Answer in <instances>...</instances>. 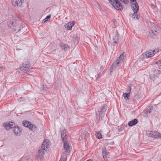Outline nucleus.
I'll list each match as a JSON object with an SVG mask.
<instances>
[{"mask_svg": "<svg viewBox=\"0 0 161 161\" xmlns=\"http://www.w3.org/2000/svg\"><path fill=\"white\" fill-rule=\"evenodd\" d=\"M49 144V141L48 139H46L44 140L41 149L38 150L36 155V158L37 161H40L43 158L44 152L47 150Z\"/></svg>", "mask_w": 161, "mask_h": 161, "instance_id": "f257e3e1", "label": "nucleus"}, {"mask_svg": "<svg viewBox=\"0 0 161 161\" xmlns=\"http://www.w3.org/2000/svg\"><path fill=\"white\" fill-rule=\"evenodd\" d=\"M121 2L124 3L125 4L127 3L128 0H119ZM110 3L118 10H121L123 8V6L121 3L118 0H108Z\"/></svg>", "mask_w": 161, "mask_h": 161, "instance_id": "f03ea898", "label": "nucleus"}, {"mask_svg": "<svg viewBox=\"0 0 161 161\" xmlns=\"http://www.w3.org/2000/svg\"><path fill=\"white\" fill-rule=\"evenodd\" d=\"M8 25L14 31L17 32L19 31L25 26L22 23H20V24H17L16 21H10L8 23Z\"/></svg>", "mask_w": 161, "mask_h": 161, "instance_id": "7ed1b4c3", "label": "nucleus"}, {"mask_svg": "<svg viewBox=\"0 0 161 161\" xmlns=\"http://www.w3.org/2000/svg\"><path fill=\"white\" fill-rule=\"evenodd\" d=\"M131 7L134 13V14L132 15V17L135 19V16H136V19H139L138 16L136 15V14L137 13L139 9V6L137 3L135 2L134 3H132Z\"/></svg>", "mask_w": 161, "mask_h": 161, "instance_id": "20e7f679", "label": "nucleus"}, {"mask_svg": "<svg viewBox=\"0 0 161 161\" xmlns=\"http://www.w3.org/2000/svg\"><path fill=\"white\" fill-rule=\"evenodd\" d=\"M23 125L25 127H28L32 131H35L36 130V126L27 121H24L23 122Z\"/></svg>", "mask_w": 161, "mask_h": 161, "instance_id": "39448f33", "label": "nucleus"}, {"mask_svg": "<svg viewBox=\"0 0 161 161\" xmlns=\"http://www.w3.org/2000/svg\"><path fill=\"white\" fill-rule=\"evenodd\" d=\"M148 136L150 137H154L155 138H161V134L158 132V131L150 132V133L148 134Z\"/></svg>", "mask_w": 161, "mask_h": 161, "instance_id": "423d86ee", "label": "nucleus"}, {"mask_svg": "<svg viewBox=\"0 0 161 161\" xmlns=\"http://www.w3.org/2000/svg\"><path fill=\"white\" fill-rule=\"evenodd\" d=\"M4 127L7 130H9L10 129L13 128L15 127V124L12 122L6 123L3 124Z\"/></svg>", "mask_w": 161, "mask_h": 161, "instance_id": "0eeeda50", "label": "nucleus"}, {"mask_svg": "<svg viewBox=\"0 0 161 161\" xmlns=\"http://www.w3.org/2000/svg\"><path fill=\"white\" fill-rule=\"evenodd\" d=\"M30 67V65L29 63H27V64L25 63L23 64L22 66L20 67V69L21 71L25 72L28 71Z\"/></svg>", "mask_w": 161, "mask_h": 161, "instance_id": "6e6552de", "label": "nucleus"}, {"mask_svg": "<svg viewBox=\"0 0 161 161\" xmlns=\"http://www.w3.org/2000/svg\"><path fill=\"white\" fill-rule=\"evenodd\" d=\"M104 115L103 113H102V112L98 111L96 114V119L99 122L102 120H103Z\"/></svg>", "mask_w": 161, "mask_h": 161, "instance_id": "1a4fd4ad", "label": "nucleus"}, {"mask_svg": "<svg viewBox=\"0 0 161 161\" xmlns=\"http://www.w3.org/2000/svg\"><path fill=\"white\" fill-rule=\"evenodd\" d=\"M75 24V22L73 21L72 22H69L65 24L64 26L67 30H71L72 27L74 26Z\"/></svg>", "mask_w": 161, "mask_h": 161, "instance_id": "9d476101", "label": "nucleus"}, {"mask_svg": "<svg viewBox=\"0 0 161 161\" xmlns=\"http://www.w3.org/2000/svg\"><path fill=\"white\" fill-rule=\"evenodd\" d=\"M23 0H12V5L15 6H20L22 3Z\"/></svg>", "mask_w": 161, "mask_h": 161, "instance_id": "9b49d317", "label": "nucleus"}, {"mask_svg": "<svg viewBox=\"0 0 161 161\" xmlns=\"http://www.w3.org/2000/svg\"><path fill=\"white\" fill-rule=\"evenodd\" d=\"M64 147L66 152L69 153L70 152L71 147L70 146L69 144L67 142H66L64 143Z\"/></svg>", "mask_w": 161, "mask_h": 161, "instance_id": "f8f14e48", "label": "nucleus"}, {"mask_svg": "<svg viewBox=\"0 0 161 161\" xmlns=\"http://www.w3.org/2000/svg\"><path fill=\"white\" fill-rule=\"evenodd\" d=\"M119 38V34L117 31H116L115 35L113 36V41L114 44V45H115V44L117 43V41H118Z\"/></svg>", "mask_w": 161, "mask_h": 161, "instance_id": "ddd939ff", "label": "nucleus"}, {"mask_svg": "<svg viewBox=\"0 0 161 161\" xmlns=\"http://www.w3.org/2000/svg\"><path fill=\"white\" fill-rule=\"evenodd\" d=\"M14 130L13 131L14 134L17 135H19L21 132V130L19 129L18 127H13Z\"/></svg>", "mask_w": 161, "mask_h": 161, "instance_id": "4468645a", "label": "nucleus"}, {"mask_svg": "<svg viewBox=\"0 0 161 161\" xmlns=\"http://www.w3.org/2000/svg\"><path fill=\"white\" fill-rule=\"evenodd\" d=\"M155 50H154L153 51H151L149 52H146L145 53V55L147 57L150 58L153 56L155 54L154 52Z\"/></svg>", "mask_w": 161, "mask_h": 161, "instance_id": "2eb2a0df", "label": "nucleus"}, {"mask_svg": "<svg viewBox=\"0 0 161 161\" xmlns=\"http://www.w3.org/2000/svg\"><path fill=\"white\" fill-rule=\"evenodd\" d=\"M137 120L136 119H134L129 122L128 123V125L129 126H132L136 124L137 123Z\"/></svg>", "mask_w": 161, "mask_h": 161, "instance_id": "dca6fc26", "label": "nucleus"}, {"mask_svg": "<svg viewBox=\"0 0 161 161\" xmlns=\"http://www.w3.org/2000/svg\"><path fill=\"white\" fill-rule=\"evenodd\" d=\"M158 33L157 31L155 30H151L149 33V36L152 37L154 36Z\"/></svg>", "mask_w": 161, "mask_h": 161, "instance_id": "f3484780", "label": "nucleus"}, {"mask_svg": "<svg viewBox=\"0 0 161 161\" xmlns=\"http://www.w3.org/2000/svg\"><path fill=\"white\" fill-rule=\"evenodd\" d=\"M131 88H130V92L128 93H124L123 94V96L124 97V98L125 99H129V97L130 96L129 93L130 92V91L131 90Z\"/></svg>", "mask_w": 161, "mask_h": 161, "instance_id": "a211bd4d", "label": "nucleus"}, {"mask_svg": "<svg viewBox=\"0 0 161 161\" xmlns=\"http://www.w3.org/2000/svg\"><path fill=\"white\" fill-rule=\"evenodd\" d=\"M51 18V15L50 14L45 17V15H42L41 19L42 20H48V19H50Z\"/></svg>", "mask_w": 161, "mask_h": 161, "instance_id": "6ab92c4d", "label": "nucleus"}, {"mask_svg": "<svg viewBox=\"0 0 161 161\" xmlns=\"http://www.w3.org/2000/svg\"><path fill=\"white\" fill-rule=\"evenodd\" d=\"M66 136V130H62L61 133V136L63 140L64 141L65 137Z\"/></svg>", "mask_w": 161, "mask_h": 161, "instance_id": "aec40b11", "label": "nucleus"}, {"mask_svg": "<svg viewBox=\"0 0 161 161\" xmlns=\"http://www.w3.org/2000/svg\"><path fill=\"white\" fill-rule=\"evenodd\" d=\"M125 58V56L124 55V54H123L120 56L119 58H117V59L119 60L120 62L122 63Z\"/></svg>", "mask_w": 161, "mask_h": 161, "instance_id": "412c9836", "label": "nucleus"}, {"mask_svg": "<svg viewBox=\"0 0 161 161\" xmlns=\"http://www.w3.org/2000/svg\"><path fill=\"white\" fill-rule=\"evenodd\" d=\"M95 136L99 139H101L102 137V134L99 132H96L95 134Z\"/></svg>", "mask_w": 161, "mask_h": 161, "instance_id": "4be33fe9", "label": "nucleus"}, {"mask_svg": "<svg viewBox=\"0 0 161 161\" xmlns=\"http://www.w3.org/2000/svg\"><path fill=\"white\" fill-rule=\"evenodd\" d=\"M121 62H120V61L119 60H116V61H115V62H114L112 65V67H114V66H115V64H117L119 66V64H120L121 63Z\"/></svg>", "mask_w": 161, "mask_h": 161, "instance_id": "5701e85b", "label": "nucleus"}, {"mask_svg": "<svg viewBox=\"0 0 161 161\" xmlns=\"http://www.w3.org/2000/svg\"><path fill=\"white\" fill-rule=\"evenodd\" d=\"M107 152L106 149H103L102 150V153H103V158H104L105 157H106V155H107Z\"/></svg>", "mask_w": 161, "mask_h": 161, "instance_id": "b1692460", "label": "nucleus"}, {"mask_svg": "<svg viewBox=\"0 0 161 161\" xmlns=\"http://www.w3.org/2000/svg\"><path fill=\"white\" fill-rule=\"evenodd\" d=\"M106 110V108L105 107H104V106H103L101 108V111H98L99 112H102V113H103L104 115V114H105V112Z\"/></svg>", "mask_w": 161, "mask_h": 161, "instance_id": "393cba45", "label": "nucleus"}, {"mask_svg": "<svg viewBox=\"0 0 161 161\" xmlns=\"http://www.w3.org/2000/svg\"><path fill=\"white\" fill-rule=\"evenodd\" d=\"M153 106L152 105H150L148 108L147 109L151 112V111L153 110Z\"/></svg>", "mask_w": 161, "mask_h": 161, "instance_id": "a878e982", "label": "nucleus"}, {"mask_svg": "<svg viewBox=\"0 0 161 161\" xmlns=\"http://www.w3.org/2000/svg\"><path fill=\"white\" fill-rule=\"evenodd\" d=\"M156 64H157L159 67V68L160 69V67H161V60H158L156 62Z\"/></svg>", "mask_w": 161, "mask_h": 161, "instance_id": "bb28decb", "label": "nucleus"}, {"mask_svg": "<svg viewBox=\"0 0 161 161\" xmlns=\"http://www.w3.org/2000/svg\"><path fill=\"white\" fill-rule=\"evenodd\" d=\"M67 158L66 157H64L62 158H61L59 161H66L67 160Z\"/></svg>", "mask_w": 161, "mask_h": 161, "instance_id": "cd10ccee", "label": "nucleus"}, {"mask_svg": "<svg viewBox=\"0 0 161 161\" xmlns=\"http://www.w3.org/2000/svg\"><path fill=\"white\" fill-rule=\"evenodd\" d=\"M157 68L156 67H153L152 69V71H153L154 73H155L157 70Z\"/></svg>", "mask_w": 161, "mask_h": 161, "instance_id": "c85d7f7f", "label": "nucleus"}, {"mask_svg": "<svg viewBox=\"0 0 161 161\" xmlns=\"http://www.w3.org/2000/svg\"><path fill=\"white\" fill-rule=\"evenodd\" d=\"M150 79L154 80H155V78L154 77V75H152L150 76Z\"/></svg>", "mask_w": 161, "mask_h": 161, "instance_id": "c756f323", "label": "nucleus"}, {"mask_svg": "<svg viewBox=\"0 0 161 161\" xmlns=\"http://www.w3.org/2000/svg\"><path fill=\"white\" fill-rule=\"evenodd\" d=\"M81 138L84 139L85 138V136L84 134V133L83 132H81Z\"/></svg>", "mask_w": 161, "mask_h": 161, "instance_id": "7c9ffc66", "label": "nucleus"}, {"mask_svg": "<svg viewBox=\"0 0 161 161\" xmlns=\"http://www.w3.org/2000/svg\"><path fill=\"white\" fill-rule=\"evenodd\" d=\"M118 66H119V65H117V64H115V66H114V67H112V65L111 67V68H110V69H115L117 67H118Z\"/></svg>", "mask_w": 161, "mask_h": 161, "instance_id": "2f4dec72", "label": "nucleus"}, {"mask_svg": "<svg viewBox=\"0 0 161 161\" xmlns=\"http://www.w3.org/2000/svg\"><path fill=\"white\" fill-rule=\"evenodd\" d=\"M161 73V71H160L158 70H157V71L156 72H155V73H154L155 74H160Z\"/></svg>", "mask_w": 161, "mask_h": 161, "instance_id": "473e14b6", "label": "nucleus"}, {"mask_svg": "<svg viewBox=\"0 0 161 161\" xmlns=\"http://www.w3.org/2000/svg\"><path fill=\"white\" fill-rule=\"evenodd\" d=\"M150 113V112L147 109L145 111V114H147L148 113Z\"/></svg>", "mask_w": 161, "mask_h": 161, "instance_id": "72a5a7b5", "label": "nucleus"}, {"mask_svg": "<svg viewBox=\"0 0 161 161\" xmlns=\"http://www.w3.org/2000/svg\"><path fill=\"white\" fill-rule=\"evenodd\" d=\"M149 23L150 24L151 26H153V25L154 24V23H152L150 21H149Z\"/></svg>", "mask_w": 161, "mask_h": 161, "instance_id": "f704fd0d", "label": "nucleus"}, {"mask_svg": "<svg viewBox=\"0 0 161 161\" xmlns=\"http://www.w3.org/2000/svg\"><path fill=\"white\" fill-rule=\"evenodd\" d=\"M100 77V74H98L97 77V78L98 79Z\"/></svg>", "mask_w": 161, "mask_h": 161, "instance_id": "c9c22d12", "label": "nucleus"}, {"mask_svg": "<svg viewBox=\"0 0 161 161\" xmlns=\"http://www.w3.org/2000/svg\"><path fill=\"white\" fill-rule=\"evenodd\" d=\"M68 47H65L64 48V49L65 50H67V49H68Z\"/></svg>", "mask_w": 161, "mask_h": 161, "instance_id": "e433bc0d", "label": "nucleus"}, {"mask_svg": "<svg viewBox=\"0 0 161 161\" xmlns=\"http://www.w3.org/2000/svg\"><path fill=\"white\" fill-rule=\"evenodd\" d=\"M131 0L133 2L132 3H134L135 2H136V0Z\"/></svg>", "mask_w": 161, "mask_h": 161, "instance_id": "4c0bfd02", "label": "nucleus"}, {"mask_svg": "<svg viewBox=\"0 0 161 161\" xmlns=\"http://www.w3.org/2000/svg\"><path fill=\"white\" fill-rule=\"evenodd\" d=\"M3 70V69L0 67V71H1Z\"/></svg>", "mask_w": 161, "mask_h": 161, "instance_id": "58836bf2", "label": "nucleus"}, {"mask_svg": "<svg viewBox=\"0 0 161 161\" xmlns=\"http://www.w3.org/2000/svg\"><path fill=\"white\" fill-rule=\"evenodd\" d=\"M86 161H92V160L91 159L87 160Z\"/></svg>", "mask_w": 161, "mask_h": 161, "instance_id": "ea45409f", "label": "nucleus"}, {"mask_svg": "<svg viewBox=\"0 0 161 161\" xmlns=\"http://www.w3.org/2000/svg\"><path fill=\"white\" fill-rule=\"evenodd\" d=\"M116 20H115V21H113V22L114 23H115L116 22Z\"/></svg>", "mask_w": 161, "mask_h": 161, "instance_id": "a19ab883", "label": "nucleus"}, {"mask_svg": "<svg viewBox=\"0 0 161 161\" xmlns=\"http://www.w3.org/2000/svg\"><path fill=\"white\" fill-rule=\"evenodd\" d=\"M47 21V20L44 21V22H43V23H45L46 22V21Z\"/></svg>", "mask_w": 161, "mask_h": 161, "instance_id": "79ce46f5", "label": "nucleus"}, {"mask_svg": "<svg viewBox=\"0 0 161 161\" xmlns=\"http://www.w3.org/2000/svg\"><path fill=\"white\" fill-rule=\"evenodd\" d=\"M157 27H159V25H158V26H157Z\"/></svg>", "mask_w": 161, "mask_h": 161, "instance_id": "37998d69", "label": "nucleus"}]
</instances>
